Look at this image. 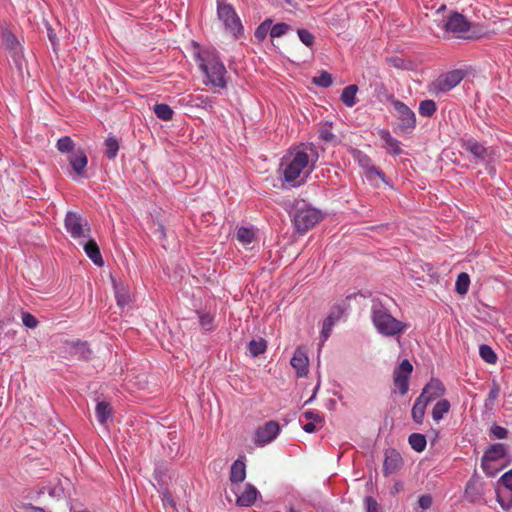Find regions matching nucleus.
Masks as SVG:
<instances>
[{"label": "nucleus", "mask_w": 512, "mask_h": 512, "mask_svg": "<svg viewBox=\"0 0 512 512\" xmlns=\"http://www.w3.org/2000/svg\"><path fill=\"white\" fill-rule=\"evenodd\" d=\"M266 348L267 344L264 339L251 340L248 344L249 353L253 357H257L258 355L264 353Z\"/></svg>", "instance_id": "nucleus-31"}, {"label": "nucleus", "mask_w": 512, "mask_h": 512, "mask_svg": "<svg viewBox=\"0 0 512 512\" xmlns=\"http://www.w3.org/2000/svg\"><path fill=\"white\" fill-rule=\"evenodd\" d=\"M381 140L384 142V146L387 150L391 151L395 155L401 154L400 142L392 137L388 130H381L379 132Z\"/></svg>", "instance_id": "nucleus-22"}, {"label": "nucleus", "mask_w": 512, "mask_h": 512, "mask_svg": "<svg viewBox=\"0 0 512 512\" xmlns=\"http://www.w3.org/2000/svg\"><path fill=\"white\" fill-rule=\"evenodd\" d=\"M413 371V366L408 360H403L393 372V381L395 387L401 395H405L409 390V378Z\"/></svg>", "instance_id": "nucleus-9"}, {"label": "nucleus", "mask_w": 512, "mask_h": 512, "mask_svg": "<svg viewBox=\"0 0 512 512\" xmlns=\"http://www.w3.org/2000/svg\"><path fill=\"white\" fill-rule=\"evenodd\" d=\"M197 100L199 101V103H197V106H201L205 109H212L215 103L214 98L208 96H199L197 97Z\"/></svg>", "instance_id": "nucleus-49"}, {"label": "nucleus", "mask_w": 512, "mask_h": 512, "mask_svg": "<svg viewBox=\"0 0 512 512\" xmlns=\"http://www.w3.org/2000/svg\"><path fill=\"white\" fill-rule=\"evenodd\" d=\"M280 432V425L276 421H268L255 432L254 441L258 446L272 442Z\"/></svg>", "instance_id": "nucleus-12"}, {"label": "nucleus", "mask_w": 512, "mask_h": 512, "mask_svg": "<svg viewBox=\"0 0 512 512\" xmlns=\"http://www.w3.org/2000/svg\"><path fill=\"white\" fill-rule=\"evenodd\" d=\"M95 413L97 421L100 424L105 425L112 415V408L110 404L105 401L98 402L95 408Z\"/></svg>", "instance_id": "nucleus-25"}, {"label": "nucleus", "mask_w": 512, "mask_h": 512, "mask_svg": "<svg viewBox=\"0 0 512 512\" xmlns=\"http://www.w3.org/2000/svg\"><path fill=\"white\" fill-rule=\"evenodd\" d=\"M371 320L377 332L386 337L400 336L408 328V324L394 318L379 302H373Z\"/></svg>", "instance_id": "nucleus-3"}, {"label": "nucleus", "mask_w": 512, "mask_h": 512, "mask_svg": "<svg viewBox=\"0 0 512 512\" xmlns=\"http://www.w3.org/2000/svg\"><path fill=\"white\" fill-rule=\"evenodd\" d=\"M302 417L308 420L309 422H314L316 424H323L324 422L323 416L319 412L313 410L305 411L302 414Z\"/></svg>", "instance_id": "nucleus-43"}, {"label": "nucleus", "mask_w": 512, "mask_h": 512, "mask_svg": "<svg viewBox=\"0 0 512 512\" xmlns=\"http://www.w3.org/2000/svg\"><path fill=\"white\" fill-rule=\"evenodd\" d=\"M443 29L456 37H464L470 30V22L460 13H452L443 24Z\"/></svg>", "instance_id": "nucleus-10"}, {"label": "nucleus", "mask_w": 512, "mask_h": 512, "mask_svg": "<svg viewBox=\"0 0 512 512\" xmlns=\"http://www.w3.org/2000/svg\"><path fill=\"white\" fill-rule=\"evenodd\" d=\"M403 460L399 452L394 449H389L385 452V459L383 463V473L385 476L396 473L401 469Z\"/></svg>", "instance_id": "nucleus-14"}, {"label": "nucleus", "mask_w": 512, "mask_h": 512, "mask_svg": "<svg viewBox=\"0 0 512 512\" xmlns=\"http://www.w3.org/2000/svg\"><path fill=\"white\" fill-rule=\"evenodd\" d=\"M506 455L505 445L502 443H496L488 448L481 460V467L487 476H495V471L490 470V463H494L504 458Z\"/></svg>", "instance_id": "nucleus-11"}, {"label": "nucleus", "mask_w": 512, "mask_h": 512, "mask_svg": "<svg viewBox=\"0 0 512 512\" xmlns=\"http://www.w3.org/2000/svg\"><path fill=\"white\" fill-rule=\"evenodd\" d=\"M308 362L306 353L300 348L295 350L290 361L292 367L296 370L298 377L306 376L308 372Z\"/></svg>", "instance_id": "nucleus-19"}, {"label": "nucleus", "mask_w": 512, "mask_h": 512, "mask_svg": "<svg viewBox=\"0 0 512 512\" xmlns=\"http://www.w3.org/2000/svg\"><path fill=\"white\" fill-rule=\"evenodd\" d=\"M332 82L331 74L326 71H322L319 76L313 78V83L320 87H329Z\"/></svg>", "instance_id": "nucleus-40"}, {"label": "nucleus", "mask_w": 512, "mask_h": 512, "mask_svg": "<svg viewBox=\"0 0 512 512\" xmlns=\"http://www.w3.org/2000/svg\"><path fill=\"white\" fill-rule=\"evenodd\" d=\"M500 482L508 491H512V469L501 476Z\"/></svg>", "instance_id": "nucleus-51"}, {"label": "nucleus", "mask_w": 512, "mask_h": 512, "mask_svg": "<svg viewBox=\"0 0 512 512\" xmlns=\"http://www.w3.org/2000/svg\"><path fill=\"white\" fill-rule=\"evenodd\" d=\"M436 111V104L433 100H424L420 102L419 114L423 117H430Z\"/></svg>", "instance_id": "nucleus-34"}, {"label": "nucleus", "mask_w": 512, "mask_h": 512, "mask_svg": "<svg viewBox=\"0 0 512 512\" xmlns=\"http://www.w3.org/2000/svg\"><path fill=\"white\" fill-rule=\"evenodd\" d=\"M316 425V423L308 421L302 428L307 433H313L316 430Z\"/></svg>", "instance_id": "nucleus-55"}, {"label": "nucleus", "mask_w": 512, "mask_h": 512, "mask_svg": "<svg viewBox=\"0 0 512 512\" xmlns=\"http://www.w3.org/2000/svg\"><path fill=\"white\" fill-rule=\"evenodd\" d=\"M31 510H32V512H45V510L43 508L35 507V506H32Z\"/></svg>", "instance_id": "nucleus-59"}, {"label": "nucleus", "mask_w": 512, "mask_h": 512, "mask_svg": "<svg viewBox=\"0 0 512 512\" xmlns=\"http://www.w3.org/2000/svg\"><path fill=\"white\" fill-rule=\"evenodd\" d=\"M319 386H320V384L318 383V384L316 385L315 389H314V393H313V395H312V396H311V397H310V398L305 402V404H309L310 402H312V401H313V399L315 398L316 393H317V391H318V389H319Z\"/></svg>", "instance_id": "nucleus-58"}, {"label": "nucleus", "mask_w": 512, "mask_h": 512, "mask_svg": "<svg viewBox=\"0 0 512 512\" xmlns=\"http://www.w3.org/2000/svg\"><path fill=\"white\" fill-rule=\"evenodd\" d=\"M21 318L23 325L27 328L34 329L39 324L37 318L28 312H22Z\"/></svg>", "instance_id": "nucleus-42"}, {"label": "nucleus", "mask_w": 512, "mask_h": 512, "mask_svg": "<svg viewBox=\"0 0 512 512\" xmlns=\"http://www.w3.org/2000/svg\"><path fill=\"white\" fill-rule=\"evenodd\" d=\"M237 239L243 245H249L254 240V231L249 228L241 227L237 231Z\"/></svg>", "instance_id": "nucleus-35"}, {"label": "nucleus", "mask_w": 512, "mask_h": 512, "mask_svg": "<svg viewBox=\"0 0 512 512\" xmlns=\"http://www.w3.org/2000/svg\"><path fill=\"white\" fill-rule=\"evenodd\" d=\"M392 105L397 113L398 127L403 133H410L416 126L415 113L403 102L394 100Z\"/></svg>", "instance_id": "nucleus-8"}, {"label": "nucleus", "mask_w": 512, "mask_h": 512, "mask_svg": "<svg viewBox=\"0 0 512 512\" xmlns=\"http://www.w3.org/2000/svg\"><path fill=\"white\" fill-rule=\"evenodd\" d=\"M483 495L481 484L477 477H472L465 487V499L471 503L478 502Z\"/></svg>", "instance_id": "nucleus-20"}, {"label": "nucleus", "mask_w": 512, "mask_h": 512, "mask_svg": "<svg viewBox=\"0 0 512 512\" xmlns=\"http://www.w3.org/2000/svg\"><path fill=\"white\" fill-rule=\"evenodd\" d=\"M115 296L117 299V303L120 306H124L125 304L129 303V301H130V297L124 288L117 287L116 291H115Z\"/></svg>", "instance_id": "nucleus-46"}, {"label": "nucleus", "mask_w": 512, "mask_h": 512, "mask_svg": "<svg viewBox=\"0 0 512 512\" xmlns=\"http://www.w3.org/2000/svg\"><path fill=\"white\" fill-rule=\"evenodd\" d=\"M479 354H480L481 358L489 364H494L497 361V356H496L495 352L488 345H485V344L481 345L479 347Z\"/></svg>", "instance_id": "nucleus-33"}, {"label": "nucleus", "mask_w": 512, "mask_h": 512, "mask_svg": "<svg viewBox=\"0 0 512 512\" xmlns=\"http://www.w3.org/2000/svg\"><path fill=\"white\" fill-rule=\"evenodd\" d=\"M204 84L214 89H225L229 81L226 67L215 50H202L197 54Z\"/></svg>", "instance_id": "nucleus-2"}, {"label": "nucleus", "mask_w": 512, "mask_h": 512, "mask_svg": "<svg viewBox=\"0 0 512 512\" xmlns=\"http://www.w3.org/2000/svg\"><path fill=\"white\" fill-rule=\"evenodd\" d=\"M76 345L80 346L81 348H84V347H85V344H84V343H79V342H77V344H76Z\"/></svg>", "instance_id": "nucleus-61"}, {"label": "nucleus", "mask_w": 512, "mask_h": 512, "mask_svg": "<svg viewBox=\"0 0 512 512\" xmlns=\"http://www.w3.org/2000/svg\"><path fill=\"white\" fill-rule=\"evenodd\" d=\"M470 285V278L467 273H460L455 283V289L460 295H465L468 292Z\"/></svg>", "instance_id": "nucleus-30"}, {"label": "nucleus", "mask_w": 512, "mask_h": 512, "mask_svg": "<svg viewBox=\"0 0 512 512\" xmlns=\"http://www.w3.org/2000/svg\"><path fill=\"white\" fill-rule=\"evenodd\" d=\"M340 317V314L336 315L333 313H331L324 321L323 323V328H322V337H323V341L327 340V338L329 337L330 333H331V329H332V326L334 325L335 321H337Z\"/></svg>", "instance_id": "nucleus-36"}, {"label": "nucleus", "mask_w": 512, "mask_h": 512, "mask_svg": "<svg viewBox=\"0 0 512 512\" xmlns=\"http://www.w3.org/2000/svg\"><path fill=\"white\" fill-rule=\"evenodd\" d=\"M493 436L497 439H504L507 437L508 431L506 428L499 426V425H492L490 429Z\"/></svg>", "instance_id": "nucleus-47"}, {"label": "nucleus", "mask_w": 512, "mask_h": 512, "mask_svg": "<svg viewBox=\"0 0 512 512\" xmlns=\"http://www.w3.org/2000/svg\"><path fill=\"white\" fill-rule=\"evenodd\" d=\"M427 405L428 402L424 398L418 397L416 399L411 411L412 418L416 423L421 424L423 422Z\"/></svg>", "instance_id": "nucleus-24"}, {"label": "nucleus", "mask_w": 512, "mask_h": 512, "mask_svg": "<svg viewBox=\"0 0 512 512\" xmlns=\"http://www.w3.org/2000/svg\"><path fill=\"white\" fill-rule=\"evenodd\" d=\"M105 154L109 159H114L119 150V144L114 136H109L105 141Z\"/></svg>", "instance_id": "nucleus-32"}, {"label": "nucleus", "mask_w": 512, "mask_h": 512, "mask_svg": "<svg viewBox=\"0 0 512 512\" xmlns=\"http://www.w3.org/2000/svg\"><path fill=\"white\" fill-rule=\"evenodd\" d=\"M358 87L356 85L346 86L341 94V100L347 107H353L356 104V93Z\"/></svg>", "instance_id": "nucleus-26"}, {"label": "nucleus", "mask_w": 512, "mask_h": 512, "mask_svg": "<svg viewBox=\"0 0 512 512\" xmlns=\"http://www.w3.org/2000/svg\"><path fill=\"white\" fill-rule=\"evenodd\" d=\"M408 442L413 450L416 452H422L426 447V438L424 435L419 433H413L409 436Z\"/></svg>", "instance_id": "nucleus-29"}, {"label": "nucleus", "mask_w": 512, "mask_h": 512, "mask_svg": "<svg viewBox=\"0 0 512 512\" xmlns=\"http://www.w3.org/2000/svg\"><path fill=\"white\" fill-rule=\"evenodd\" d=\"M490 470H494L495 471V475L497 474V472L499 471V468H497L496 466H494L493 463H490Z\"/></svg>", "instance_id": "nucleus-60"}, {"label": "nucleus", "mask_w": 512, "mask_h": 512, "mask_svg": "<svg viewBox=\"0 0 512 512\" xmlns=\"http://www.w3.org/2000/svg\"><path fill=\"white\" fill-rule=\"evenodd\" d=\"M153 111H154L155 115L163 121L171 120L173 118V114H174L171 107L169 105L163 104V103L154 105Z\"/></svg>", "instance_id": "nucleus-28"}, {"label": "nucleus", "mask_w": 512, "mask_h": 512, "mask_svg": "<svg viewBox=\"0 0 512 512\" xmlns=\"http://www.w3.org/2000/svg\"><path fill=\"white\" fill-rule=\"evenodd\" d=\"M463 150L473 155L477 162H489L493 159L495 151L492 147H485L483 144L471 137H463L460 140Z\"/></svg>", "instance_id": "nucleus-7"}, {"label": "nucleus", "mask_w": 512, "mask_h": 512, "mask_svg": "<svg viewBox=\"0 0 512 512\" xmlns=\"http://www.w3.org/2000/svg\"><path fill=\"white\" fill-rule=\"evenodd\" d=\"M320 138L325 141H332L334 140L335 136L329 129H321Z\"/></svg>", "instance_id": "nucleus-54"}, {"label": "nucleus", "mask_w": 512, "mask_h": 512, "mask_svg": "<svg viewBox=\"0 0 512 512\" xmlns=\"http://www.w3.org/2000/svg\"><path fill=\"white\" fill-rule=\"evenodd\" d=\"M80 244L83 246L85 253L93 261V263L95 265H97V266L103 265V259H102L99 247L94 240L89 239L85 242H81Z\"/></svg>", "instance_id": "nucleus-21"}, {"label": "nucleus", "mask_w": 512, "mask_h": 512, "mask_svg": "<svg viewBox=\"0 0 512 512\" xmlns=\"http://www.w3.org/2000/svg\"><path fill=\"white\" fill-rule=\"evenodd\" d=\"M286 3L291 4V0H284Z\"/></svg>", "instance_id": "nucleus-62"}, {"label": "nucleus", "mask_w": 512, "mask_h": 512, "mask_svg": "<svg viewBox=\"0 0 512 512\" xmlns=\"http://www.w3.org/2000/svg\"><path fill=\"white\" fill-rule=\"evenodd\" d=\"M366 503V512H381L380 505L377 503V501L372 497H366L365 499Z\"/></svg>", "instance_id": "nucleus-50"}, {"label": "nucleus", "mask_w": 512, "mask_h": 512, "mask_svg": "<svg viewBox=\"0 0 512 512\" xmlns=\"http://www.w3.org/2000/svg\"><path fill=\"white\" fill-rule=\"evenodd\" d=\"M318 152L312 144H300L288 150L282 158L279 172L291 187L306 183L318 160Z\"/></svg>", "instance_id": "nucleus-1"}, {"label": "nucleus", "mask_w": 512, "mask_h": 512, "mask_svg": "<svg viewBox=\"0 0 512 512\" xmlns=\"http://www.w3.org/2000/svg\"><path fill=\"white\" fill-rule=\"evenodd\" d=\"M289 512H298V511H296L295 509H290Z\"/></svg>", "instance_id": "nucleus-63"}, {"label": "nucleus", "mask_w": 512, "mask_h": 512, "mask_svg": "<svg viewBox=\"0 0 512 512\" xmlns=\"http://www.w3.org/2000/svg\"><path fill=\"white\" fill-rule=\"evenodd\" d=\"M500 393V387L498 383L493 382L492 386L490 388V391L488 393V397L486 399L485 405L488 406L489 404L492 405L493 402L497 399Z\"/></svg>", "instance_id": "nucleus-45"}, {"label": "nucleus", "mask_w": 512, "mask_h": 512, "mask_svg": "<svg viewBox=\"0 0 512 512\" xmlns=\"http://www.w3.org/2000/svg\"><path fill=\"white\" fill-rule=\"evenodd\" d=\"M353 158L359 164V166L365 171L366 177L369 180H372L374 177L380 178L383 182H385L384 173L373 165L371 159L359 150L353 151Z\"/></svg>", "instance_id": "nucleus-13"}, {"label": "nucleus", "mask_w": 512, "mask_h": 512, "mask_svg": "<svg viewBox=\"0 0 512 512\" xmlns=\"http://www.w3.org/2000/svg\"><path fill=\"white\" fill-rule=\"evenodd\" d=\"M3 40L5 41L6 46L10 49H16L17 46H19L16 37L10 32H5L3 34Z\"/></svg>", "instance_id": "nucleus-48"}, {"label": "nucleus", "mask_w": 512, "mask_h": 512, "mask_svg": "<svg viewBox=\"0 0 512 512\" xmlns=\"http://www.w3.org/2000/svg\"><path fill=\"white\" fill-rule=\"evenodd\" d=\"M450 409V403L446 399H442L438 401L432 410V417L435 421H440L444 414L448 413Z\"/></svg>", "instance_id": "nucleus-27"}, {"label": "nucleus", "mask_w": 512, "mask_h": 512, "mask_svg": "<svg viewBox=\"0 0 512 512\" xmlns=\"http://www.w3.org/2000/svg\"><path fill=\"white\" fill-rule=\"evenodd\" d=\"M235 494L237 496L236 503L238 506L249 507L254 504L258 490L252 484L248 483L243 486L242 490L238 489Z\"/></svg>", "instance_id": "nucleus-16"}, {"label": "nucleus", "mask_w": 512, "mask_h": 512, "mask_svg": "<svg viewBox=\"0 0 512 512\" xmlns=\"http://www.w3.org/2000/svg\"><path fill=\"white\" fill-rule=\"evenodd\" d=\"M65 228L73 238L84 237V228L82 218L74 213L68 212L65 217Z\"/></svg>", "instance_id": "nucleus-15"}, {"label": "nucleus", "mask_w": 512, "mask_h": 512, "mask_svg": "<svg viewBox=\"0 0 512 512\" xmlns=\"http://www.w3.org/2000/svg\"><path fill=\"white\" fill-rule=\"evenodd\" d=\"M162 500L164 502H167L171 505H174V502H173V499H172V495L170 494V492L165 489L163 492H162Z\"/></svg>", "instance_id": "nucleus-56"}, {"label": "nucleus", "mask_w": 512, "mask_h": 512, "mask_svg": "<svg viewBox=\"0 0 512 512\" xmlns=\"http://www.w3.org/2000/svg\"><path fill=\"white\" fill-rule=\"evenodd\" d=\"M57 149L62 153H72L74 150V142L69 136H64L57 141Z\"/></svg>", "instance_id": "nucleus-39"}, {"label": "nucleus", "mask_w": 512, "mask_h": 512, "mask_svg": "<svg viewBox=\"0 0 512 512\" xmlns=\"http://www.w3.org/2000/svg\"><path fill=\"white\" fill-rule=\"evenodd\" d=\"M217 16L225 30L231 35L236 37L243 31V26L235 9L225 0H217Z\"/></svg>", "instance_id": "nucleus-5"}, {"label": "nucleus", "mask_w": 512, "mask_h": 512, "mask_svg": "<svg viewBox=\"0 0 512 512\" xmlns=\"http://www.w3.org/2000/svg\"><path fill=\"white\" fill-rule=\"evenodd\" d=\"M270 29V36L272 38H277L284 35L290 29V27L286 23H277L273 26L271 25Z\"/></svg>", "instance_id": "nucleus-41"}, {"label": "nucleus", "mask_w": 512, "mask_h": 512, "mask_svg": "<svg viewBox=\"0 0 512 512\" xmlns=\"http://www.w3.org/2000/svg\"><path fill=\"white\" fill-rule=\"evenodd\" d=\"M419 506L426 510L429 509L432 505V498L430 495H422L418 500Z\"/></svg>", "instance_id": "nucleus-53"}, {"label": "nucleus", "mask_w": 512, "mask_h": 512, "mask_svg": "<svg viewBox=\"0 0 512 512\" xmlns=\"http://www.w3.org/2000/svg\"><path fill=\"white\" fill-rule=\"evenodd\" d=\"M300 41L307 47H311L314 44V36L305 29H299L297 31Z\"/></svg>", "instance_id": "nucleus-44"}, {"label": "nucleus", "mask_w": 512, "mask_h": 512, "mask_svg": "<svg viewBox=\"0 0 512 512\" xmlns=\"http://www.w3.org/2000/svg\"><path fill=\"white\" fill-rule=\"evenodd\" d=\"M497 501L503 510L508 511L512 508V491L499 492L497 491Z\"/></svg>", "instance_id": "nucleus-37"}, {"label": "nucleus", "mask_w": 512, "mask_h": 512, "mask_svg": "<svg viewBox=\"0 0 512 512\" xmlns=\"http://www.w3.org/2000/svg\"><path fill=\"white\" fill-rule=\"evenodd\" d=\"M199 320H200L201 326L204 329H206V330L211 329L212 323H213V317L210 314H200Z\"/></svg>", "instance_id": "nucleus-52"}, {"label": "nucleus", "mask_w": 512, "mask_h": 512, "mask_svg": "<svg viewBox=\"0 0 512 512\" xmlns=\"http://www.w3.org/2000/svg\"><path fill=\"white\" fill-rule=\"evenodd\" d=\"M295 228L299 232H306L312 228L321 218L319 210L313 208L305 201H299L291 212Z\"/></svg>", "instance_id": "nucleus-4"}, {"label": "nucleus", "mask_w": 512, "mask_h": 512, "mask_svg": "<svg viewBox=\"0 0 512 512\" xmlns=\"http://www.w3.org/2000/svg\"><path fill=\"white\" fill-rule=\"evenodd\" d=\"M445 392L443 383L438 379H432L422 390L419 397L424 398L427 402L442 396Z\"/></svg>", "instance_id": "nucleus-18"}, {"label": "nucleus", "mask_w": 512, "mask_h": 512, "mask_svg": "<svg viewBox=\"0 0 512 512\" xmlns=\"http://www.w3.org/2000/svg\"><path fill=\"white\" fill-rule=\"evenodd\" d=\"M464 75L462 70H453L442 74L430 84L429 91L435 95L446 93L456 87L463 80Z\"/></svg>", "instance_id": "nucleus-6"}, {"label": "nucleus", "mask_w": 512, "mask_h": 512, "mask_svg": "<svg viewBox=\"0 0 512 512\" xmlns=\"http://www.w3.org/2000/svg\"><path fill=\"white\" fill-rule=\"evenodd\" d=\"M68 161L71 165V168L78 176L85 175V169L88 163L87 156L82 149H77L72 151V153L68 156Z\"/></svg>", "instance_id": "nucleus-17"}, {"label": "nucleus", "mask_w": 512, "mask_h": 512, "mask_svg": "<svg viewBox=\"0 0 512 512\" xmlns=\"http://www.w3.org/2000/svg\"><path fill=\"white\" fill-rule=\"evenodd\" d=\"M245 477H246L245 463L238 459L231 466L230 480L233 483H240L245 479Z\"/></svg>", "instance_id": "nucleus-23"}, {"label": "nucleus", "mask_w": 512, "mask_h": 512, "mask_svg": "<svg viewBox=\"0 0 512 512\" xmlns=\"http://www.w3.org/2000/svg\"><path fill=\"white\" fill-rule=\"evenodd\" d=\"M390 63L396 68H403V60L399 58H392L389 60Z\"/></svg>", "instance_id": "nucleus-57"}, {"label": "nucleus", "mask_w": 512, "mask_h": 512, "mask_svg": "<svg viewBox=\"0 0 512 512\" xmlns=\"http://www.w3.org/2000/svg\"><path fill=\"white\" fill-rule=\"evenodd\" d=\"M272 21L270 19H266L263 21L256 29L254 35L255 38L259 41H262L266 38L268 32L270 33Z\"/></svg>", "instance_id": "nucleus-38"}]
</instances>
